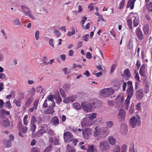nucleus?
<instances>
[{"label":"nucleus","mask_w":152,"mask_h":152,"mask_svg":"<svg viewBox=\"0 0 152 152\" xmlns=\"http://www.w3.org/2000/svg\"><path fill=\"white\" fill-rule=\"evenodd\" d=\"M108 132L109 130L107 127H103L99 129L96 127L94 132V135L96 137L99 135L101 137H104L107 135Z\"/></svg>","instance_id":"1"},{"label":"nucleus","mask_w":152,"mask_h":152,"mask_svg":"<svg viewBox=\"0 0 152 152\" xmlns=\"http://www.w3.org/2000/svg\"><path fill=\"white\" fill-rule=\"evenodd\" d=\"M114 92V90L110 88H107L102 89L100 93L101 95L104 97L108 96L113 95Z\"/></svg>","instance_id":"2"},{"label":"nucleus","mask_w":152,"mask_h":152,"mask_svg":"<svg viewBox=\"0 0 152 152\" xmlns=\"http://www.w3.org/2000/svg\"><path fill=\"white\" fill-rule=\"evenodd\" d=\"M81 105L83 110L87 113L91 112L93 110V106L88 102H82Z\"/></svg>","instance_id":"3"},{"label":"nucleus","mask_w":152,"mask_h":152,"mask_svg":"<svg viewBox=\"0 0 152 152\" xmlns=\"http://www.w3.org/2000/svg\"><path fill=\"white\" fill-rule=\"evenodd\" d=\"M141 121L140 118H136L135 117L131 118L130 119L129 124L132 128H134L136 126H139Z\"/></svg>","instance_id":"4"},{"label":"nucleus","mask_w":152,"mask_h":152,"mask_svg":"<svg viewBox=\"0 0 152 152\" xmlns=\"http://www.w3.org/2000/svg\"><path fill=\"white\" fill-rule=\"evenodd\" d=\"M128 87L127 89L126 93L127 95V97L132 98L133 95L134 91L132 82L131 81H128L127 82Z\"/></svg>","instance_id":"5"},{"label":"nucleus","mask_w":152,"mask_h":152,"mask_svg":"<svg viewBox=\"0 0 152 152\" xmlns=\"http://www.w3.org/2000/svg\"><path fill=\"white\" fill-rule=\"evenodd\" d=\"M21 7L22 11L26 15H28L33 20L35 19L34 17L32 14L31 11L29 8L23 5H21Z\"/></svg>","instance_id":"6"},{"label":"nucleus","mask_w":152,"mask_h":152,"mask_svg":"<svg viewBox=\"0 0 152 152\" xmlns=\"http://www.w3.org/2000/svg\"><path fill=\"white\" fill-rule=\"evenodd\" d=\"M63 135L64 140L66 142H70L73 140V135L69 132H64Z\"/></svg>","instance_id":"7"},{"label":"nucleus","mask_w":152,"mask_h":152,"mask_svg":"<svg viewBox=\"0 0 152 152\" xmlns=\"http://www.w3.org/2000/svg\"><path fill=\"white\" fill-rule=\"evenodd\" d=\"M42 128L38 130L36 133L37 136L40 137L44 134L48 130V126L46 124H42L41 126Z\"/></svg>","instance_id":"8"},{"label":"nucleus","mask_w":152,"mask_h":152,"mask_svg":"<svg viewBox=\"0 0 152 152\" xmlns=\"http://www.w3.org/2000/svg\"><path fill=\"white\" fill-rule=\"evenodd\" d=\"M135 33L137 37L139 40H141L144 39L145 37L144 34L140 28H137L135 30Z\"/></svg>","instance_id":"9"},{"label":"nucleus","mask_w":152,"mask_h":152,"mask_svg":"<svg viewBox=\"0 0 152 152\" xmlns=\"http://www.w3.org/2000/svg\"><path fill=\"white\" fill-rule=\"evenodd\" d=\"M110 147L109 144L106 141H102L99 143V147L102 150L107 151L110 148Z\"/></svg>","instance_id":"10"},{"label":"nucleus","mask_w":152,"mask_h":152,"mask_svg":"<svg viewBox=\"0 0 152 152\" xmlns=\"http://www.w3.org/2000/svg\"><path fill=\"white\" fill-rule=\"evenodd\" d=\"M92 133L91 130L90 128H86L82 132L83 135L86 139H88L91 136Z\"/></svg>","instance_id":"11"},{"label":"nucleus","mask_w":152,"mask_h":152,"mask_svg":"<svg viewBox=\"0 0 152 152\" xmlns=\"http://www.w3.org/2000/svg\"><path fill=\"white\" fill-rule=\"evenodd\" d=\"M123 78L126 80H128L131 77V73L129 69L124 70L123 73L121 75Z\"/></svg>","instance_id":"12"},{"label":"nucleus","mask_w":152,"mask_h":152,"mask_svg":"<svg viewBox=\"0 0 152 152\" xmlns=\"http://www.w3.org/2000/svg\"><path fill=\"white\" fill-rule=\"evenodd\" d=\"M124 98L123 96H118L115 99V101L118 107H122L123 102L124 100Z\"/></svg>","instance_id":"13"},{"label":"nucleus","mask_w":152,"mask_h":152,"mask_svg":"<svg viewBox=\"0 0 152 152\" xmlns=\"http://www.w3.org/2000/svg\"><path fill=\"white\" fill-rule=\"evenodd\" d=\"M101 102L100 101H99L98 99L95 98H93L90 99L89 100V103L91 104V105L93 106H99L101 103Z\"/></svg>","instance_id":"14"},{"label":"nucleus","mask_w":152,"mask_h":152,"mask_svg":"<svg viewBox=\"0 0 152 152\" xmlns=\"http://www.w3.org/2000/svg\"><path fill=\"white\" fill-rule=\"evenodd\" d=\"M126 113L125 111L122 110H120L118 113V118L120 119L121 121H122L124 120V118L125 116Z\"/></svg>","instance_id":"15"},{"label":"nucleus","mask_w":152,"mask_h":152,"mask_svg":"<svg viewBox=\"0 0 152 152\" xmlns=\"http://www.w3.org/2000/svg\"><path fill=\"white\" fill-rule=\"evenodd\" d=\"M131 98L127 97L125 100V102L123 104L122 108L127 110L129 107L130 103V100Z\"/></svg>","instance_id":"16"},{"label":"nucleus","mask_w":152,"mask_h":152,"mask_svg":"<svg viewBox=\"0 0 152 152\" xmlns=\"http://www.w3.org/2000/svg\"><path fill=\"white\" fill-rule=\"evenodd\" d=\"M88 148L86 149L87 152H97V149L95 145H88Z\"/></svg>","instance_id":"17"},{"label":"nucleus","mask_w":152,"mask_h":152,"mask_svg":"<svg viewBox=\"0 0 152 152\" xmlns=\"http://www.w3.org/2000/svg\"><path fill=\"white\" fill-rule=\"evenodd\" d=\"M136 0H129L127 4L126 8H130L131 10L133 9Z\"/></svg>","instance_id":"18"},{"label":"nucleus","mask_w":152,"mask_h":152,"mask_svg":"<svg viewBox=\"0 0 152 152\" xmlns=\"http://www.w3.org/2000/svg\"><path fill=\"white\" fill-rule=\"evenodd\" d=\"M82 123L87 126H91L93 124L92 121L88 118H85L82 122Z\"/></svg>","instance_id":"19"},{"label":"nucleus","mask_w":152,"mask_h":152,"mask_svg":"<svg viewBox=\"0 0 152 152\" xmlns=\"http://www.w3.org/2000/svg\"><path fill=\"white\" fill-rule=\"evenodd\" d=\"M53 107L52 106H48V108L45 111L46 114H53L55 112V111L53 109Z\"/></svg>","instance_id":"20"},{"label":"nucleus","mask_w":152,"mask_h":152,"mask_svg":"<svg viewBox=\"0 0 152 152\" xmlns=\"http://www.w3.org/2000/svg\"><path fill=\"white\" fill-rule=\"evenodd\" d=\"M51 123L53 124V125L56 126L59 124V119L58 117L56 116H54L52 118L51 120Z\"/></svg>","instance_id":"21"},{"label":"nucleus","mask_w":152,"mask_h":152,"mask_svg":"<svg viewBox=\"0 0 152 152\" xmlns=\"http://www.w3.org/2000/svg\"><path fill=\"white\" fill-rule=\"evenodd\" d=\"M143 31L145 35H148L150 33L149 26L147 24H145L143 28Z\"/></svg>","instance_id":"22"},{"label":"nucleus","mask_w":152,"mask_h":152,"mask_svg":"<svg viewBox=\"0 0 152 152\" xmlns=\"http://www.w3.org/2000/svg\"><path fill=\"white\" fill-rule=\"evenodd\" d=\"M73 97L72 96L67 97L64 99L63 102L65 103H68L70 102H73L75 101V98H74V99H73Z\"/></svg>","instance_id":"23"},{"label":"nucleus","mask_w":152,"mask_h":152,"mask_svg":"<svg viewBox=\"0 0 152 152\" xmlns=\"http://www.w3.org/2000/svg\"><path fill=\"white\" fill-rule=\"evenodd\" d=\"M33 98L32 96L29 97L27 100L25 104V106L26 107H29L31 105Z\"/></svg>","instance_id":"24"},{"label":"nucleus","mask_w":152,"mask_h":152,"mask_svg":"<svg viewBox=\"0 0 152 152\" xmlns=\"http://www.w3.org/2000/svg\"><path fill=\"white\" fill-rule=\"evenodd\" d=\"M108 141L110 144L112 145H115L116 143V139L113 137H109Z\"/></svg>","instance_id":"25"},{"label":"nucleus","mask_w":152,"mask_h":152,"mask_svg":"<svg viewBox=\"0 0 152 152\" xmlns=\"http://www.w3.org/2000/svg\"><path fill=\"white\" fill-rule=\"evenodd\" d=\"M54 96V95L51 94L49 95L47 97V98L48 99V100L51 101L52 102V106L53 107H55V104L54 101L53 100Z\"/></svg>","instance_id":"26"},{"label":"nucleus","mask_w":152,"mask_h":152,"mask_svg":"<svg viewBox=\"0 0 152 152\" xmlns=\"http://www.w3.org/2000/svg\"><path fill=\"white\" fill-rule=\"evenodd\" d=\"M66 152H76V150L73 147L68 145L66 147Z\"/></svg>","instance_id":"27"},{"label":"nucleus","mask_w":152,"mask_h":152,"mask_svg":"<svg viewBox=\"0 0 152 152\" xmlns=\"http://www.w3.org/2000/svg\"><path fill=\"white\" fill-rule=\"evenodd\" d=\"M146 8L149 12H152V2L146 4Z\"/></svg>","instance_id":"28"},{"label":"nucleus","mask_w":152,"mask_h":152,"mask_svg":"<svg viewBox=\"0 0 152 152\" xmlns=\"http://www.w3.org/2000/svg\"><path fill=\"white\" fill-rule=\"evenodd\" d=\"M152 17V13L149 12L147 13L145 16V18L149 22L151 20Z\"/></svg>","instance_id":"29"},{"label":"nucleus","mask_w":152,"mask_h":152,"mask_svg":"<svg viewBox=\"0 0 152 152\" xmlns=\"http://www.w3.org/2000/svg\"><path fill=\"white\" fill-rule=\"evenodd\" d=\"M125 4V0H122L118 4V9L119 10L122 9L124 7Z\"/></svg>","instance_id":"30"},{"label":"nucleus","mask_w":152,"mask_h":152,"mask_svg":"<svg viewBox=\"0 0 152 152\" xmlns=\"http://www.w3.org/2000/svg\"><path fill=\"white\" fill-rule=\"evenodd\" d=\"M134 17V19L133 20V24L134 26L136 27L139 24V20L137 17Z\"/></svg>","instance_id":"31"},{"label":"nucleus","mask_w":152,"mask_h":152,"mask_svg":"<svg viewBox=\"0 0 152 152\" xmlns=\"http://www.w3.org/2000/svg\"><path fill=\"white\" fill-rule=\"evenodd\" d=\"M2 124L4 127H6L9 126L10 125V122L8 119L6 118H5L3 120Z\"/></svg>","instance_id":"32"},{"label":"nucleus","mask_w":152,"mask_h":152,"mask_svg":"<svg viewBox=\"0 0 152 152\" xmlns=\"http://www.w3.org/2000/svg\"><path fill=\"white\" fill-rule=\"evenodd\" d=\"M28 118V115H25L23 118V122L25 125H27L28 124V122L27 120Z\"/></svg>","instance_id":"33"},{"label":"nucleus","mask_w":152,"mask_h":152,"mask_svg":"<svg viewBox=\"0 0 152 152\" xmlns=\"http://www.w3.org/2000/svg\"><path fill=\"white\" fill-rule=\"evenodd\" d=\"M127 25L129 27V28L131 30H132V20L128 19L127 21Z\"/></svg>","instance_id":"34"},{"label":"nucleus","mask_w":152,"mask_h":152,"mask_svg":"<svg viewBox=\"0 0 152 152\" xmlns=\"http://www.w3.org/2000/svg\"><path fill=\"white\" fill-rule=\"evenodd\" d=\"M37 121V120L36 119V117L33 115L31 116L30 124H36V123Z\"/></svg>","instance_id":"35"},{"label":"nucleus","mask_w":152,"mask_h":152,"mask_svg":"<svg viewBox=\"0 0 152 152\" xmlns=\"http://www.w3.org/2000/svg\"><path fill=\"white\" fill-rule=\"evenodd\" d=\"M73 107L75 109L77 110H80L81 108L80 104L78 103H75L74 104Z\"/></svg>","instance_id":"36"},{"label":"nucleus","mask_w":152,"mask_h":152,"mask_svg":"<svg viewBox=\"0 0 152 152\" xmlns=\"http://www.w3.org/2000/svg\"><path fill=\"white\" fill-rule=\"evenodd\" d=\"M4 142L7 148L10 147L11 146V142L10 140H4Z\"/></svg>","instance_id":"37"},{"label":"nucleus","mask_w":152,"mask_h":152,"mask_svg":"<svg viewBox=\"0 0 152 152\" xmlns=\"http://www.w3.org/2000/svg\"><path fill=\"white\" fill-rule=\"evenodd\" d=\"M13 102L18 107H20L21 106V101L20 99L17 100L15 99L13 100Z\"/></svg>","instance_id":"38"},{"label":"nucleus","mask_w":152,"mask_h":152,"mask_svg":"<svg viewBox=\"0 0 152 152\" xmlns=\"http://www.w3.org/2000/svg\"><path fill=\"white\" fill-rule=\"evenodd\" d=\"M31 125V131L32 132H34L36 129V125L35 124H30Z\"/></svg>","instance_id":"39"},{"label":"nucleus","mask_w":152,"mask_h":152,"mask_svg":"<svg viewBox=\"0 0 152 152\" xmlns=\"http://www.w3.org/2000/svg\"><path fill=\"white\" fill-rule=\"evenodd\" d=\"M39 102L38 99H36L34 102L33 104V107L35 109V110H37V107Z\"/></svg>","instance_id":"40"},{"label":"nucleus","mask_w":152,"mask_h":152,"mask_svg":"<svg viewBox=\"0 0 152 152\" xmlns=\"http://www.w3.org/2000/svg\"><path fill=\"white\" fill-rule=\"evenodd\" d=\"M114 152H120V147L118 145H116L115 146L113 150Z\"/></svg>","instance_id":"41"},{"label":"nucleus","mask_w":152,"mask_h":152,"mask_svg":"<svg viewBox=\"0 0 152 152\" xmlns=\"http://www.w3.org/2000/svg\"><path fill=\"white\" fill-rule=\"evenodd\" d=\"M127 146L123 145L121 147V152H126L127 150Z\"/></svg>","instance_id":"42"},{"label":"nucleus","mask_w":152,"mask_h":152,"mask_svg":"<svg viewBox=\"0 0 152 152\" xmlns=\"http://www.w3.org/2000/svg\"><path fill=\"white\" fill-rule=\"evenodd\" d=\"M106 126L108 128H111L113 126V123L112 121H110L107 122L106 123Z\"/></svg>","instance_id":"43"},{"label":"nucleus","mask_w":152,"mask_h":152,"mask_svg":"<svg viewBox=\"0 0 152 152\" xmlns=\"http://www.w3.org/2000/svg\"><path fill=\"white\" fill-rule=\"evenodd\" d=\"M96 115L97 114L96 113H94L90 115L88 118L92 121L93 119L96 118Z\"/></svg>","instance_id":"44"},{"label":"nucleus","mask_w":152,"mask_h":152,"mask_svg":"<svg viewBox=\"0 0 152 152\" xmlns=\"http://www.w3.org/2000/svg\"><path fill=\"white\" fill-rule=\"evenodd\" d=\"M5 107L9 109L10 108L12 107L10 102L9 101L6 102L5 103Z\"/></svg>","instance_id":"45"},{"label":"nucleus","mask_w":152,"mask_h":152,"mask_svg":"<svg viewBox=\"0 0 152 152\" xmlns=\"http://www.w3.org/2000/svg\"><path fill=\"white\" fill-rule=\"evenodd\" d=\"M72 31L71 32L69 31L67 34V35L68 36H70L72 35H74L75 34V29L74 28H72Z\"/></svg>","instance_id":"46"},{"label":"nucleus","mask_w":152,"mask_h":152,"mask_svg":"<svg viewBox=\"0 0 152 152\" xmlns=\"http://www.w3.org/2000/svg\"><path fill=\"white\" fill-rule=\"evenodd\" d=\"M40 150L39 148L36 147L32 148L31 150V152H39Z\"/></svg>","instance_id":"47"},{"label":"nucleus","mask_w":152,"mask_h":152,"mask_svg":"<svg viewBox=\"0 0 152 152\" xmlns=\"http://www.w3.org/2000/svg\"><path fill=\"white\" fill-rule=\"evenodd\" d=\"M14 23L16 25H19L21 24V23L19 19H16L14 21Z\"/></svg>","instance_id":"48"},{"label":"nucleus","mask_w":152,"mask_h":152,"mask_svg":"<svg viewBox=\"0 0 152 152\" xmlns=\"http://www.w3.org/2000/svg\"><path fill=\"white\" fill-rule=\"evenodd\" d=\"M87 20V18L85 16H83L82 18V20L81 21V23L82 25L83 28H84L83 24L84 23L85 21Z\"/></svg>","instance_id":"49"},{"label":"nucleus","mask_w":152,"mask_h":152,"mask_svg":"<svg viewBox=\"0 0 152 152\" xmlns=\"http://www.w3.org/2000/svg\"><path fill=\"white\" fill-rule=\"evenodd\" d=\"M51 145H50L49 146H48L45 150L44 152H49L51 150Z\"/></svg>","instance_id":"50"},{"label":"nucleus","mask_w":152,"mask_h":152,"mask_svg":"<svg viewBox=\"0 0 152 152\" xmlns=\"http://www.w3.org/2000/svg\"><path fill=\"white\" fill-rule=\"evenodd\" d=\"M39 31H36L35 34V39L36 40H38L39 38Z\"/></svg>","instance_id":"51"},{"label":"nucleus","mask_w":152,"mask_h":152,"mask_svg":"<svg viewBox=\"0 0 152 152\" xmlns=\"http://www.w3.org/2000/svg\"><path fill=\"white\" fill-rule=\"evenodd\" d=\"M37 92L41 94L43 91V90L41 86H40L39 87L37 88Z\"/></svg>","instance_id":"52"},{"label":"nucleus","mask_w":152,"mask_h":152,"mask_svg":"<svg viewBox=\"0 0 152 152\" xmlns=\"http://www.w3.org/2000/svg\"><path fill=\"white\" fill-rule=\"evenodd\" d=\"M89 35L88 34H87L85 36H84L83 37V39L86 42L88 41V40Z\"/></svg>","instance_id":"53"},{"label":"nucleus","mask_w":152,"mask_h":152,"mask_svg":"<svg viewBox=\"0 0 152 152\" xmlns=\"http://www.w3.org/2000/svg\"><path fill=\"white\" fill-rule=\"evenodd\" d=\"M54 32L58 37H59L61 35V33L57 30H55Z\"/></svg>","instance_id":"54"},{"label":"nucleus","mask_w":152,"mask_h":152,"mask_svg":"<svg viewBox=\"0 0 152 152\" xmlns=\"http://www.w3.org/2000/svg\"><path fill=\"white\" fill-rule=\"evenodd\" d=\"M56 102L59 104L62 101V100H61V98L60 96L57 97L56 98Z\"/></svg>","instance_id":"55"},{"label":"nucleus","mask_w":152,"mask_h":152,"mask_svg":"<svg viewBox=\"0 0 152 152\" xmlns=\"http://www.w3.org/2000/svg\"><path fill=\"white\" fill-rule=\"evenodd\" d=\"M134 144H133V145L130 147L129 149V151L130 152H135L134 150Z\"/></svg>","instance_id":"56"},{"label":"nucleus","mask_w":152,"mask_h":152,"mask_svg":"<svg viewBox=\"0 0 152 152\" xmlns=\"http://www.w3.org/2000/svg\"><path fill=\"white\" fill-rule=\"evenodd\" d=\"M128 48L131 49H132L133 48V45L130 42V41L129 42V43L128 45Z\"/></svg>","instance_id":"57"},{"label":"nucleus","mask_w":152,"mask_h":152,"mask_svg":"<svg viewBox=\"0 0 152 152\" xmlns=\"http://www.w3.org/2000/svg\"><path fill=\"white\" fill-rule=\"evenodd\" d=\"M47 99H46L45 100L42 105L43 107L46 108L48 106V104L47 103Z\"/></svg>","instance_id":"58"},{"label":"nucleus","mask_w":152,"mask_h":152,"mask_svg":"<svg viewBox=\"0 0 152 152\" xmlns=\"http://www.w3.org/2000/svg\"><path fill=\"white\" fill-rule=\"evenodd\" d=\"M134 78L136 80L139 81L140 82V77L138 73H137L136 74Z\"/></svg>","instance_id":"59"},{"label":"nucleus","mask_w":152,"mask_h":152,"mask_svg":"<svg viewBox=\"0 0 152 152\" xmlns=\"http://www.w3.org/2000/svg\"><path fill=\"white\" fill-rule=\"evenodd\" d=\"M55 140H54V144L55 145H58L59 144V142L58 141V139L56 138L55 137Z\"/></svg>","instance_id":"60"},{"label":"nucleus","mask_w":152,"mask_h":152,"mask_svg":"<svg viewBox=\"0 0 152 152\" xmlns=\"http://www.w3.org/2000/svg\"><path fill=\"white\" fill-rule=\"evenodd\" d=\"M78 142V140L77 139H74L72 141V144L74 146H76L77 143Z\"/></svg>","instance_id":"61"},{"label":"nucleus","mask_w":152,"mask_h":152,"mask_svg":"<svg viewBox=\"0 0 152 152\" xmlns=\"http://www.w3.org/2000/svg\"><path fill=\"white\" fill-rule=\"evenodd\" d=\"M27 131V128L26 126H23L22 128V132L25 133Z\"/></svg>","instance_id":"62"},{"label":"nucleus","mask_w":152,"mask_h":152,"mask_svg":"<svg viewBox=\"0 0 152 152\" xmlns=\"http://www.w3.org/2000/svg\"><path fill=\"white\" fill-rule=\"evenodd\" d=\"M86 57L88 59H91L92 57L91 54L89 52H88L86 54Z\"/></svg>","instance_id":"63"},{"label":"nucleus","mask_w":152,"mask_h":152,"mask_svg":"<svg viewBox=\"0 0 152 152\" xmlns=\"http://www.w3.org/2000/svg\"><path fill=\"white\" fill-rule=\"evenodd\" d=\"M141 103H138L137 104V105L136 106V108L137 110H140L141 108Z\"/></svg>","instance_id":"64"}]
</instances>
